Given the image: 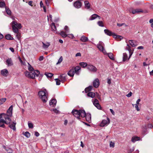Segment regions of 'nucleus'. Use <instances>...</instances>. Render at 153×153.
<instances>
[{"label":"nucleus","mask_w":153,"mask_h":153,"mask_svg":"<svg viewBox=\"0 0 153 153\" xmlns=\"http://www.w3.org/2000/svg\"><path fill=\"white\" fill-rule=\"evenodd\" d=\"M13 108V105H11L7 110L6 114L1 113L0 114V124L1 123L8 125L10 123L11 121L10 117L12 116ZM0 127L4 128L5 125L3 124L0 125Z\"/></svg>","instance_id":"1"},{"label":"nucleus","mask_w":153,"mask_h":153,"mask_svg":"<svg viewBox=\"0 0 153 153\" xmlns=\"http://www.w3.org/2000/svg\"><path fill=\"white\" fill-rule=\"evenodd\" d=\"M71 113L78 120L80 119V117H84L86 115V113L84 110H77L74 109L72 111Z\"/></svg>","instance_id":"2"},{"label":"nucleus","mask_w":153,"mask_h":153,"mask_svg":"<svg viewBox=\"0 0 153 153\" xmlns=\"http://www.w3.org/2000/svg\"><path fill=\"white\" fill-rule=\"evenodd\" d=\"M38 95L43 102L45 103L47 101L48 99L45 91H39L38 92Z\"/></svg>","instance_id":"3"},{"label":"nucleus","mask_w":153,"mask_h":153,"mask_svg":"<svg viewBox=\"0 0 153 153\" xmlns=\"http://www.w3.org/2000/svg\"><path fill=\"white\" fill-rule=\"evenodd\" d=\"M87 68L90 71L93 72H96L97 71L96 68L94 65L91 64H88Z\"/></svg>","instance_id":"4"},{"label":"nucleus","mask_w":153,"mask_h":153,"mask_svg":"<svg viewBox=\"0 0 153 153\" xmlns=\"http://www.w3.org/2000/svg\"><path fill=\"white\" fill-rule=\"evenodd\" d=\"M13 26H15V27L18 30L21 29L22 27L21 24L20 23H18L16 21H13L12 22V26L13 30Z\"/></svg>","instance_id":"5"},{"label":"nucleus","mask_w":153,"mask_h":153,"mask_svg":"<svg viewBox=\"0 0 153 153\" xmlns=\"http://www.w3.org/2000/svg\"><path fill=\"white\" fill-rule=\"evenodd\" d=\"M13 31L14 33L17 34L16 35V37L19 40L21 37V33L19 32V30L18 29H16L15 26H13Z\"/></svg>","instance_id":"6"},{"label":"nucleus","mask_w":153,"mask_h":153,"mask_svg":"<svg viewBox=\"0 0 153 153\" xmlns=\"http://www.w3.org/2000/svg\"><path fill=\"white\" fill-rule=\"evenodd\" d=\"M107 120H102L100 124V126L101 127H104L107 124L110 123V120L108 118H107Z\"/></svg>","instance_id":"7"},{"label":"nucleus","mask_w":153,"mask_h":153,"mask_svg":"<svg viewBox=\"0 0 153 153\" xmlns=\"http://www.w3.org/2000/svg\"><path fill=\"white\" fill-rule=\"evenodd\" d=\"M82 4L81 2L79 1H75L74 3V6L77 8H79L82 6Z\"/></svg>","instance_id":"8"},{"label":"nucleus","mask_w":153,"mask_h":153,"mask_svg":"<svg viewBox=\"0 0 153 153\" xmlns=\"http://www.w3.org/2000/svg\"><path fill=\"white\" fill-rule=\"evenodd\" d=\"M126 49L128 51L129 53V57L128 59V60L131 57V55L133 53L134 51H133V50H132L131 49V47L128 44L127 45V46L126 47Z\"/></svg>","instance_id":"9"},{"label":"nucleus","mask_w":153,"mask_h":153,"mask_svg":"<svg viewBox=\"0 0 153 153\" xmlns=\"http://www.w3.org/2000/svg\"><path fill=\"white\" fill-rule=\"evenodd\" d=\"M93 104L98 109H100L101 108V106L99 103V101L97 99H95L94 101Z\"/></svg>","instance_id":"10"},{"label":"nucleus","mask_w":153,"mask_h":153,"mask_svg":"<svg viewBox=\"0 0 153 153\" xmlns=\"http://www.w3.org/2000/svg\"><path fill=\"white\" fill-rule=\"evenodd\" d=\"M100 85V82L98 78L96 79L93 82V85L94 87L97 88Z\"/></svg>","instance_id":"11"},{"label":"nucleus","mask_w":153,"mask_h":153,"mask_svg":"<svg viewBox=\"0 0 153 153\" xmlns=\"http://www.w3.org/2000/svg\"><path fill=\"white\" fill-rule=\"evenodd\" d=\"M129 43L130 45L133 47H134L137 45V41L133 40H129Z\"/></svg>","instance_id":"12"},{"label":"nucleus","mask_w":153,"mask_h":153,"mask_svg":"<svg viewBox=\"0 0 153 153\" xmlns=\"http://www.w3.org/2000/svg\"><path fill=\"white\" fill-rule=\"evenodd\" d=\"M81 70V68L79 66H76L74 68V73L76 74L79 75V71Z\"/></svg>","instance_id":"13"},{"label":"nucleus","mask_w":153,"mask_h":153,"mask_svg":"<svg viewBox=\"0 0 153 153\" xmlns=\"http://www.w3.org/2000/svg\"><path fill=\"white\" fill-rule=\"evenodd\" d=\"M6 64L8 66L12 65H13L12 59L11 58L8 59L6 61Z\"/></svg>","instance_id":"14"},{"label":"nucleus","mask_w":153,"mask_h":153,"mask_svg":"<svg viewBox=\"0 0 153 153\" xmlns=\"http://www.w3.org/2000/svg\"><path fill=\"white\" fill-rule=\"evenodd\" d=\"M85 117L86 120L87 121L90 122L91 121V114L90 113H87L86 114V115Z\"/></svg>","instance_id":"15"},{"label":"nucleus","mask_w":153,"mask_h":153,"mask_svg":"<svg viewBox=\"0 0 153 153\" xmlns=\"http://www.w3.org/2000/svg\"><path fill=\"white\" fill-rule=\"evenodd\" d=\"M113 37L117 39L118 41H120L123 38V36L118 35H117L115 33L113 34Z\"/></svg>","instance_id":"16"},{"label":"nucleus","mask_w":153,"mask_h":153,"mask_svg":"<svg viewBox=\"0 0 153 153\" xmlns=\"http://www.w3.org/2000/svg\"><path fill=\"white\" fill-rule=\"evenodd\" d=\"M67 75L65 74H62L59 76V79H61V81L62 82H64L66 80V77Z\"/></svg>","instance_id":"17"},{"label":"nucleus","mask_w":153,"mask_h":153,"mask_svg":"<svg viewBox=\"0 0 153 153\" xmlns=\"http://www.w3.org/2000/svg\"><path fill=\"white\" fill-rule=\"evenodd\" d=\"M102 42H100L97 45V47L100 50L103 52L104 49V47L102 45Z\"/></svg>","instance_id":"18"},{"label":"nucleus","mask_w":153,"mask_h":153,"mask_svg":"<svg viewBox=\"0 0 153 153\" xmlns=\"http://www.w3.org/2000/svg\"><path fill=\"white\" fill-rule=\"evenodd\" d=\"M16 123L13 122L12 124H10V123L9 124L8 126L11 128L13 129L14 131H15L16 130Z\"/></svg>","instance_id":"19"},{"label":"nucleus","mask_w":153,"mask_h":153,"mask_svg":"<svg viewBox=\"0 0 153 153\" xmlns=\"http://www.w3.org/2000/svg\"><path fill=\"white\" fill-rule=\"evenodd\" d=\"M104 32L107 35L109 36H112L114 33H112L111 31L108 29H105L104 30Z\"/></svg>","instance_id":"20"},{"label":"nucleus","mask_w":153,"mask_h":153,"mask_svg":"<svg viewBox=\"0 0 153 153\" xmlns=\"http://www.w3.org/2000/svg\"><path fill=\"white\" fill-rule=\"evenodd\" d=\"M133 14H135V13H137L140 12H142L143 11L141 9H137L134 10H131V11H130Z\"/></svg>","instance_id":"21"},{"label":"nucleus","mask_w":153,"mask_h":153,"mask_svg":"<svg viewBox=\"0 0 153 153\" xmlns=\"http://www.w3.org/2000/svg\"><path fill=\"white\" fill-rule=\"evenodd\" d=\"M74 69L72 68L71 69L68 73V74L71 77H73L74 74Z\"/></svg>","instance_id":"22"},{"label":"nucleus","mask_w":153,"mask_h":153,"mask_svg":"<svg viewBox=\"0 0 153 153\" xmlns=\"http://www.w3.org/2000/svg\"><path fill=\"white\" fill-rule=\"evenodd\" d=\"M56 103V99H53L52 100L49 102L50 105H52V106H55Z\"/></svg>","instance_id":"23"},{"label":"nucleus","mask_w":153,"mask_h":153,"mask_svg":"<svg viewBox=\"0 0 153 153\" xmlns=\"http://www.w3.org/2000/svg\"><path fill=\"white\" fill-rule=\"evenodd\" d=\"M88 40V38L84 36H82L80 39V40L83 42H86Z\"/></svg>","instance_id":"24"},{"label":"nucleus","mask_w":153,"mask_h":153,"mask_svg":"<svg viewBox=\"0 0 153 153\" xmlns=\"http://www.w3.org/2000/svg\"><path fill=\"white\" fill-rule=\"evenodd\" d=\"M84 4L85 8L86 9H88L90 8V4L88 1H84Z\"/></svg>","instance_id":"25"},{"label":"nucleus","mask_w":153,"mask_h":153,"mask_svg":"<svg viewBox=\"0 0 153 153\" xmlns=\"http://www.w3.org/2000/svg\"><path fill=\"white\" fill-rule=\"evenodd\" d=\"M8 73V71L5 69L1 71V74L2 75L4 76H7V74Z\"/></svg>","instance_id":"26"},{"label":"nucleus","mask_w":153,"mask_h":153,"mask_svg":"<svg viewBox=\"0 0 153 153\" xmlns=\"http://www.w3.org/2000/svg\"><path fill=\"white\" fill-rule=\"evenodd\" d=\"M5 38L9 40H13L14 39L12 37L11 35L10 34H7L5 36Z\"/></svg>","instance_id":"27"},{"label":"nucleus","mask_w":153,"mask_h":153,"mask_svg":"<svg viewBox=\"0 0 153 153\" xmlns=\"http://www.w3.org/2000/svg\"><path fill=\"white\" fill-rule=\"evenodd\" d=\"M95 93L93 92H89L87 94L88 96L92 98H94L95 96Z\"/></svg>","instance_id":"28"},{"label":"nucleus","mask_w":153,"mask_h":153,"mask_svg":"<svg viewBox=\"0 0 153 153\" xmlns=\"http://www.w3.org/2000/svg\"><path fill=\"white\" fill-rule=\"evenodd\" d=\"M98 16V15L94 14L92 15L89 18V20H92L95 19L96 18H97V16Z\"/></svg>","instance_id":"29"},{"label":"nucleus","mask_w":153,"mask_h":153,"mask_svg":"<svg viewBox=\"0 0 153 153\" xmlns=\"http://www.w3.org/2000/svg\"><path fill=\"white\" fill-rule=\"evenodd\" d=\"M93 88V86L91 85L89 86L88 87L86 88L85 89V91L86 93L88 92L91 91Z\"/></svg>","instance_id":"30"},{"label":"nucleus","mask_w":153,"mask_h":153,"mask_svg":"<svg viewBox=\"0 0 153 153\" xmlns=\"http://www.w3.org/2000/svg\"><path fill=\"white\" fill-rule=\"evenodd\" d=\"M59 34L62 37L64 38L68 36V35L66 34L65 32L63 31H61L59 33Z\"/></svg>","instance_id":"31"},{"label":"nucleus","mask_w":153,"mask_h":153,"mask_svg":"<svg viewBox=\"0 0 153 153\" xmlns=\"http://www.w3.org/2000/svg\"><path fill=\"white\" fill-rule=\"evenodd\" d=\"M139 139L140 138L138 137H133L132 138L131 141L134 143L136 141L139 140Z\"/></svg>","instance_id":"32"},{"label":"nucleus","mask_w":153,"mask_h":153,"mask_svg":"<svg viewBox=\"0 0 153 153\" xmlns=\"http://www.w3.org/2000/svg\"><path fill=\"white\" fill-rule=\"evenodd\" d=\"M79 64L83 68H85V67H87L88 65V64L84 62H81L79 63Z\"/></svg>","instance_id":"33"},{"label":"nucleus","mask_w":153,"mask_h":153,"mask_svg":"<svg viewBox=\"0 0 153 153\" xmlns=\"http://www.w3.org/2000/svg\"><path fill=\"white\" fill-rule=\"evenodd\" d=\"M45 75L48 78H51L53 75V74L50 73H45Z\"/></svg>","instance_id":"34"},{"label":"nucleus","mask_w":153,"mask_h":153,"mask_svg":"<svg viewBox=\"0 0 153 153\" xmlns=\"http://www.w3.org/2000/svg\"><path fill=\"white\" fill-rule=\"evenodd\" d=\"M5 10L6 13L8 15L10 16L11 15V12L9 8L7 7H5Z\"/></svg>","instance_id":"35"},{"label":"nucleus","mask_w":153,"mask_h":153,"mask_svg":"<svg viewBox=\"0 0 153 153\" xmlns=\"http://www.w3.org/2000/svg\"><path fill=\"white\" fill-rule=\"evenodd\" d=\"M128 56L127 54L126 53H123V61L125 62L127 59Z\"/></svg>","instance_id":"36"},{"label":"nucleus","mask_w":153,"mask_h":153,"mask_svg":"<svg viewBox=\"0 0 153 153\" xmlns=\"http://www.w3.org/2000/svg\"><path fill=\"white\" fill-rule=\"evenodd\" d=\"M51 27L53 31H55L56 29V26L54 23H52L51 24Z\"/></svg>","instance_id":"37"},{"label":"nucleus","mask_w":153,"mask_h":153,"mask_svg":"<svg viewBox=\"0 0 153 153\" xmlns=\"http://www.w3.org/2000/svg\"><path fill=\"white\" fill-rule=\"evenodd\" d=\"M108 57H109V58L110 59H111L112 60H114V57H113V55L112 53H108Z\"/></svg>","instance_id":"38"},{"label":"nucleus","mask_w":153,"mask_h":153,"mask_svg":"<svg viewBox=\"0 0 153 153\" xmlns=\"http://www.w3.org/2000/svg\"><path fill=\"white\" fill-rule=\"evenodd\" d=\"M6 100V98H2L0 99V105L3 104Z\"/></svg>","instance_id":"39"},{"label":"nucleus","mask_w":153,"mask_h":153,"mask_svg":"<svg viewBox=\"0 0 153 153\" xmlns=\"http://www.w3.org/2000/svg\"><path fill=\"white\" fill-rule=\"evenodd\" d=\"M30 77L31 78L34 79L35 78V74H34V72L32 73V72H30Z\"/></svg>","instance_id":"40"},{"label":"nucleus","mask_w":153,"mask_h":153,"mask_svg":"<svg viewBox=\"0 0 153 153\" xmlns=\"http://www.w3.org/2000/svg\"><path fill=\"white\" fill-rule=\"evenodd\" d=\"M23 134L27 137L29 138L30 137V134L28 131L25 132Z\"/></svg>","instance_id":"41"},{"label":"nucleus","mask_w":153,"mask_h":153,"mask_svg":"<svg viewBox=\"0 0 153 153\" xmlns=\"http://www.w3.org/2000/svg\"><path fill=\"white\" fill-rule=\"evenodd\" d=\"M33 72L35 76L36 75V76H38L40 74V72L38 70H35Z\"/></svg>","instance_id":"42"},{"label":"nucleus","mask_w":153,"mask_h":153,"mask_svg":"<svg viewBox=\"0 0 153 153\" xmlns=\"http://www.w3.org/2000/svg\"><path fill=\"white\" fill-rule=\"evenodd\" d=\"M28 125L29 128H33V124L30 122H28Z\"/></svg>","instance_id":"43"},{"label":"nucleus","mask_w":153,"mask_h":153,"mask_svg":"<svg viewBox=\"0 0 153 153\" xmlns=\"http://www.w3.org/2000/svg\"><path fill=\"white\" fill-rule=\"evenodd\" d=\"M97 24L100 26L103 27H104V25L102 21H99L97 23Z\"/></svg>","instance_id":"44"},{"label":"nucleus","mask_w":153,"mask_h":153,"mask_svg":"<svg viewBox=\"0 0 153 153\" xmlns=\"http://www.w3.org/2000/svg\"><path fill=\"white\" fill-rule=\"evenodd\" d=\"M43 47L44 48H48V47L50 45V44L49 43H47V44H45L44 42H42Z\"/></svg>","instance_id":"45"},{"label":"nucleus","mask_w":153,"mask_h":153,"mask_svg":"<svg viewBox=\"0 0 153 153\" xmlns=\"http://www.w3.org/2000/svg\"><path fill=\"white\" fill-rule=\"evenodd\" d=\"M29 65V67H28V70L29 71H34V69L30 65V64L28 63Z\"/></svg>","instance_id":"46"},{"label":"nucleus","mask_w":153,"mask_h":153,"mask_svg":"<svg viewBox=\"0 0 153 153\" xmlns=\"http://www.w3.org/2000/svg\"><path fill=\"white\" fill-rule=\"evenodd\" d=\"M5 150L8 153H12L13 151L11 149L9 148H6Z\"/></svg>","instance_id":"47"},{"label":"nucleus","mask_w":153,"mask_h":153,"mask_svg":"<svg viewBox=\"0 0 153 153\" xmlns=\"http://www.w3.org/2000/svg\"><path fill=\"white\" fill-rule=\"evenodd\" d=\"M5 6V4L4 2L1 1L0 2V7H3Z\"/></svg>","instance_id":"48"},{"label":"nucleus","mask_w":153,"mask_h":153,"mask_svg":"<svg viewBox=\"0 0 153 153\" xmlns=\"http://www.w3.org/2000/svg\"><path fill=\"white\" fill-rule=\"evenodd\" d=\"M132 105L133 107H135L137 111H140V109L139 108L138 105L136 104H132Z\"/></svg>","instance_id":"49"},{"label":"nucleus","mask_w":153,"mask_h":153,"mask_svg":"<svg viewBox=\"0 0 153 153\" xmlns=\"http://www.w3.org/2000/svg\"><path fill=\"white\" fill-rule=\"evenodd\" d=\"M55 80L56 82V85H59L60 84L61 81L59 80L58 79H56Z\"/></svg>","instance_id":"50"},{"label":"nucleus","mask_w":153,"mask_h":153,"mask_svg":"<svg viewBox=\"0 0 153 153\" xmlns=\"http://www.w3.org/2000/svg\"><path fill=\"white\" fill-rule=\"evenodd\" d=\"M63 59V57L62 56H61L59 59L58 62L56 64H58L61 63Z\"/></svg>","instance_id":"51"},{"label":"nucleus","mask_w":153,"mask_h":153,"mask_svg":"<svg viewBox=\"0 0 153 153\" xmlns=\"http://www.w3.org/2000/svg\"><path fill=\"white\" fill-rule=\"evenodd\" d=\"M30 72H28V71H26L25 72V76L27 77H28V78H29L30 77Z\"/></svg>","instance_id":"52"},{"label":"nucleus","mask_w":153,"mask_h":153,"mask_svg":"<svg viewBox=\"0 0 153 153\" xmlns=\"http://www.w3.org/2000/svg\"><path fill=\"white\" fill-rule=\"evenodd\" d=\"M115 143L114 142L111 141L110 143V147H111L114 148V147Z\"/></svg>","instance_id":"53"},{"label":"nucleus","mask_w":153,"mask_h":153,"mask_svg":"<svg viewBox=\"0 0 153 153\" xmlns=\"http://www.w3.org/2000/svg\"><path fill=\"white\" fill-rule=\"evenodd\" d=\"M51 1V0H45V3L46 4L48 5L49 3Z\"/></svg>","instance_id":"54"},{"label":"nucleus","mask_w":153,"mask_h":153,"mask_svg":"<svg viewBox=\"0 0 153 153\" xmlns=\"http://www.w3.org/2000/svg\"><path fill=\"white\" fill-rule=\"evenodd\" d=\"M132 94V92H130L128 94H127L126 95V96L128 97H129L131 96Z\"/></svg>","instance_id":"55"},{"label":"nucleus","mask_w":153,"mask_h":153,"mask_svg":"<svg viewBox=\"0 0 153 153\" xmlns=\"http://www.w3.org/2000/svg\"><path fill=\"white\" fill-rule=\"evenodd\" d=\"M44 59V57L43 56H40L39 58V60L40 61H42Z\"/></svg>","instance_id":"56"},{"label":"nucleus","mask_w":153,"mask_h":153,"mask_svg":"<svg viewBox=\"0 0 153 153\" xmlns=\"http://www.w3.org/2000/svg\"><path fill=\"white\" fill-rule=\"evenodd\" d=\"M147 126L149 128H152V127L153 128V126L151 124H148Z\"/></svg>","instance_id":"57"},{"label":"nucleus","mask_w":153,"mask_h":153,"mask_svg":"<svg viewBox=\"0 0 153 153\" xmlns=\"http://www.w3.org/2000/svg\"><path fill=\"white\" fill-rule=\"evenodd\" d=\"M35 135L36 137H38L39 135V134L38 132L36 131L35 132Z\"/></svg>","instance_id":"58"},{"label":"nucleus","mask_w":153,"mask_h":153,"mask_svg":"<svg viewBox=\"0 0 153 153\" xmlns=\"http://www.w3.org/2000/svg\"><path fill=\"white\" fill-rule=\"evenodd\" d=\"M107 83L109 84H111V79H108V81H107Z\"/></svg>","instance_id":"59"},{"label":"nucleus","mask_w":153,"mask_h":153,"mask_svg":"<svg viewBox=\"0 0 153 153\" xmlns=\"http://www.w3.org/2000/svg\"><path fill=\"white\" fill-rule=\"evenodd\" d=\"M110 110L111 112V113H112V114L113 115H114L115 114V113L114 111H113V110L111 109H110Z\"/></svg>","instance_id":"60"},{"label":"nucleus","mask_w":153,"mask_h":153,"mask_svg":"<svg viewBox=\"0 0 153 153\" xmlns=\"http://www.w3.org/2000/svg\"><path fill=\"white\" fill-rule=\"evenodd\" d=\"M40 5L41 7H42L43 6H43V4L42 3V1H41L40 2Z\"/></svg>","instance_id":"61"},{"label":"nucleus","mask_w":153,"mask_h":153,"mask_svg":"<svg viewBox=\"0 0 153 153\" xmlns=\"http://www.w3.org/2000/svg\"><path fill=\"white\" fill-rule=\"evenodd\" d=\"M32 3H33V1H30L28 2V4L30 5V6H33V5L32 4Z\"/></svg>","instance_id":"62"},{"label":"nucleus","mask_w":153,"mask_h":153,"mask_svg":"<svg viewBox=\"0 0 153 153\" xmlns=\"http://www.w3.org/2000/svg\"><path fill=\"white\" fill-rule=\"evenodd\" d=\"M138 49H143V47L142 46H140L137 47Z\"/></svg>","instance_id":"63"},{"label":"nucleus","mask_w":153,"mask_h":153,"mask_svg":"<svg viewBox=\"0 0 153 153\" xmlns=\"http://www.w3.org/2000/svg\"><path fill=\"white\" fill-rule=\"evenodd\" d=\"M81 56V53H78L76 54V56Z\"/></svg>","instance_id":"64"}]
</instances>
